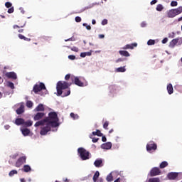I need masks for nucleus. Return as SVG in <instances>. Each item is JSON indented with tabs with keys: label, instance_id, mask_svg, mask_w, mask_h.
<instances>
[{
	"label": "nucleus",
	"instance_id": "nucleus-52",
	"mask_svg": "<svg viewBox=\"0 0 182 182\" xmlns=\"http://www.w3.org/2000/svg\"><path fill=\"white\" fill-rule=\"evenodd\" d=\"M161 42L163 44H166V42H168V38H164Z\"/></svg>",
	"mask_w": 182,
	"mask_h": 182
},
{
	"label": "nucleus",
	"instance_id": "nucleus-21",
	"mask_svg": "<svg viewBox=\"0 0 182 182\" xmlns=\"http://www.w3.org/2000/svg\"><path fill=\"white\" fill-rule=\"evenodd\" d=\"M167 90L168 95H173L174 90L173 89V85L171 83L167 85Z\"/></svg>",
	"mask_w": 182,
	"mask_h": 182
},
{
	"label": "nucleus",
	"instance_id": "nucleus-19",
	"mask_svg": "<svg viewBox=\"0 0 182 182\" xmlns=\"http://www.w3.org/2000/svg\"><path fill=\"white\" fill-rule=\"evenodd\" d=\"M15 123L17 126H21V124H24L25 119L22 118H17L15 121Z\"/></svg>",
	"mask_w": 182,
	"mask_h": 182
},
{
	"label": "nucleus",
	"instance_id": "nucleus-41",
	"mask_svg": "<svg viewBox=\"0 0 182 182\" xmlns=\"http://www.w3.org/2000/svg\"><path fill=\"white\" fill-rule=\"evenodd\" d=\"M109 121H106L103 124V128L105 129V130H108L109 128Z\"/></svg>",
	"mask_w": 182,
	"mask_h": 182
},
{
	"label": "nucleus",
	"instance_id": "nucleus-20",
	"mask_svg": "<svg viewBox=\"0 0 182 182\" xmlns=\"http://www.w3.org/2000/svg\"><path fill=\"white\" fill-rule=\"evenodd\" d=\"M21 133L25 136H29V134H31V130H29V129L28 128H24L21 129Z\"/></svg>",
	"mask_w": 182,
	"mask_h": 182
},
{
	"label": "nucleus",
	"instance_id": "nucleus-6",
	"mask_svg": "<svg viewBox=\"0 0 182 182\" xmlns=\"http://www.w3.org/2000/svg\"><path fill=\"white\" fill-rule=\"evenodd\" d=\"M146 150L150 153V151H156L157 150V144L153 141H150L146 144Z\"/></svg>",
	"mask_w": 182,
	"mask_h": 182
},
{
	"label": "nucleus",
	"instance_id": "nucleus-28",
	"mask_svg": "<svg viewBox=\"0 0 182 182\" xmlns=\"http://www.w3.org/2000/svg\"><path fill=\"white\" fill-rule=\"evenodd\" d=\"M24 126H26V127H31L33 124V122L32 120H28V121H24Z\"/></svg>",
	"mask_w": 182,
	"mask_h": 182
},
{
	"label": "nucleus",
	"instance_id": "nucleus-51",
	"mask_svg": "<svg viewBox=\"0 0 182 182\" xmlns=\"http://www.w3.org/2000/svg\"><path fill=\"white\" fill-rule=\"evenodd\" d=\"M174 36H176V33L174 32H172L171 33L168 34V38H174Z\"/></svg>",
	"mask_w": 182,
	"mask_h": 182
},
{
	"label": "nucleus",
	"instance_id": "nucleus-10",
	"mask_svg": "<svg viewBox=\"0 0 182 182\" xmlns=\"http://www.w3.org/2000/svg\"><path fill=\"white\" fill-rule=\"evenodd\" d=\"M43 117H45L44 112H38L34 115L33 120H35V122H38V120H41V119H43Z\"/></svg>",
	"mask_w": 182,
	"mask_h": 182
},
{
	"label": "nucleus",
	"instance_id": "nucleus-56",
	"mask_svg": "<svg viewBox=\"0 0 182 182\" xmlns=\"http://www.w3.org/2000/svg\"><path fill=\"white\" fill-rule=\"evenodd\" d=\"M80 57L81 58H86V53H80Z\"/></svg>",
	"mask_w": 182,
	"mask_h": 182
},
{
	"label": "nucleus",
	"instance_id": "nucleus-54",
	"mask_svg": "<svg viewBox=\"0 0 182 182\" xmlns=\"http://www.w3.org/2000/svg\"><path fill=\"white\" fill-rule=\"evenodd\" d=\"M70 95V90H68L66 93H64L63 96H69Z\"/></svg>",
	"mask_w": 182,
	"mask_h": 182
},
{
	"label": "nucleus",
	"instance_id": "nucleus-62",
	"mask_svg": "<svg viewBox=\"0 0 182 182\" xmlns=\"http://www.w3.org/2000/svg\"><path fill=\"white\" fill-rule=\"evenodd\" d=\"M98 36H99L100 39H103V38H105V35H103V34H100Z\"/></svg>",
	"mask_w": 182,
	"mask_h": 182
},
{
	"label": "nucleus",
	"instance_id": "nucleus-13",
	"mask_svg": "<svg viewBox=\"0 0 182 182\" xmlns=\"http://www.w3.org/2000/svg\"><path fill=\"white\" fill-rule=\"evenodd\" d=\"M6 77H8V79H13L14 80H16V79L18 78V77L16 76V73L14 72L6 73Z\"/></svg>",
	"mask_w": 182,
	"mask_h": 182
},
{
	"label": "nucleus",
	"instance_id": "nucleus-35",
	"mask_svg": "<svg viewBox=\"0 0 182 182\" xmlns=\"http://www.w3.org/2000/svg\"><path fill=\"white\" fill-rule=\"evenodd\" d=\"M90 139H92V143H97V141H99V138H93L92 134L90 135Z\"/></svg>",
	"mask_w": 182,
	"mask_h": 182
},
{
	"label": "nucleus",
	"instance_id": "nucleus-36",
	"mask_svg": "<svg viewBox=\"0 0 182 182\" xmlns=\"http://www.w3.org/2000/svg\"><path fill=\"white\" fill-rule=\"evenodd\" d=\"M25 25H26V23L24 21L23 23V25H14V26H13V28H14V29H16V28H23V26H25Z\"/></svg>",
	"mask_w": 182,
	"mask_h": 182
},
{
	"label": "nucleus",
	"instance_id": "nucleus-16",
	"mask_svg": "<svg viewBox=\"0 0 182 182\" xmlns=\"http://www.w3.org/2000/svg\"><path fill=\"white\" fill-rule=\"evenodd\" d=\"M94 166L97 168L102 167L103 166V160L102 159L95 160L94 162Z\"/></svg>",
	"mask_w": 182,
	"mask_h": 182
},
{
	"label": "nucleus",
	"instance_id": "nucleus-45",
	"mask_svg": "<svg viewBox=\"0 0 182 182\" xmlns=\"http://www.w3.org/2000/svg\"><path fill=\"white\" fill-rule=\"evenodd\" d=\"M68 48H70V47H68ZM70 49L73 50V52H79V48L77 47H73V48H70Z\"/></svg>",
	"mask_w": 182,
	"mask_h": 182
},
{
	"label": "nucleus",
	"instance_id": "nucleus-3",
	"mask_svg": "<svg viewBox=\"0 0 182 182\" xmlns=\"http://www.w3.org/2000/svg\"><path fill=\"white\" fill-rule=\"evenodd\" d=\"M77 153L81 160H89L90 159V152L86 150L85 148H78Z\"/></svg>",
	"mask_w": 182,
	"mask_h": 182
},
{
	"label": "nucleus",
	"instance_id": "nucleus-18",
	"mask_svg": "<svg viewBox=\"0 0 182 182\" xmlns=\"http://www.w3.org/2000/svg\"><path fill=\"white\" fill-rule=\"evenodd\" d=\"M34 110L36 112H45V107H43V105L39 104Z\"/></svg>",
	"mask_w": 182,
	"mask_h": 182
},
{
	"label": "nucleus",
	"instance_id": "nucleus-42",
	"mask_svg": "<svg viewBox=\"0 0 182 182\" xmlns=\"http://www.w3.org/2000/svg\"><path fill=\"white\" fill-rule=\"evenodd\" d=\"M65 80H72V76L70 75V74H67L65 77Z\"/></svg>",
	"mask_w": 182,
	"mask_h": 182
},
{
	"label": "nucleus",
	"instance_id": "nucleus-33",
	"mask_svg": "<svg viewBox=\"0 0 182 182\" xmlns=\"http://www.w3.org/2000/svg\"><path fill=\"white\" fill-rule=\"evenodd\" d=\"M15 174H18V171L12 170L9 172V177H14V176H15Z\"/></svg>",
	"mask_w": 182,
	"mask_h": 182
},
{
	"label": "nucleus",
	"instance_id": "nucleus-17",
	"mask_svg": "<svg viewBox=\"0 0 182 182\" xmlns=\"http://www.w3.org/2000/svg\"><path fill=\"white\" fill-rule=\"evenodd\" d=\"M167 16L168 18H174L176 16V12L174 11V9H171L167 12Z\"/></svg>",
	"mask_w": 182,
	"mask_h": 182
},
{
	"label": "nucleus",
	"instance_id": "nucleus-48",
	"mask_svg": "<svg viewBox=\"0 0 182 182\" xmlns=\"http://www.w3.org/2000/svg\"><path fill=\"white\" fill-rule=\"evenodd\" d=\"M14 7H11L10 9H8V14H14Z\"/></svg>",
	"mask_w": 182,
	"mask_h": 182
},
{
	"label": "nucleus",
	"instance_id": "nucleus-15",
	"mask_svg": "<svg viewBox=\"0 0 182 182\" xmlns=\"http://www.w3.org/2000/svg\"><path fill=\"white\" fill-rule=\"evenodd\" d=\"M137 46V43H134L132 44H127L126 46H124L122 49L126 50V49H134V48H136Z\"/></svg>",
	"mask_w": 182,
	"mask_h": 182
},
{
	"label": "nucleus",
	"instance_id": "nucleus-38",
	"mask_svg": "<svg viewBox=\"0 0 182 182\" xmlns=\"http://www.w3.org/2000/svg\"><path fill=\"white\" fill-rule=\"evenodd\" d=\"M26 106L31 109V107H33V102H32V101H27L26 102Z\"/></svg>",
	"mask_w": 182,
	"mask_h": 182
},
{
	"label": "nucleus",
	"instance_id": "nucleus-11",
	"mask_svg": "<svg viewBox=\"0 0 182 182\" xmlns=\"http://www.w3.org/2000/svg\"><path fill=\"white\" fill-rule=\"evenodd\" d=\"M167 177L168 180H176V178L178 177V173L170 172L168 173Z\"/></svg>",
	"mask_w": 182,
	"mask_h": 182
},
{
	"label": "nucleus",
	"instance_id": "nucleus-24",
	"mask_svg": "<svg viewBox=\"0 0 182 182\" xmlns=\"http://www.w3.org/2000/svg\"><path fill=\"white\" fill-rule=\"evenodd\" d=\"M22 170L23 171H24V173H29V171H31L32 168L30 167L29 165H24Z\"/></svg>",
	"mask_w": 182,
	"mask_h": 182
},
{
	"label": "nucleus",
	"instance_id": "nucleus-47",
	"mask_svg": "<svg viewBox=\"0 0 182 182\" xmlns=\"http://www.w3.org/2000/svg\"><path fill=\"white\" fill-rule=\"evenodd\" d=\"M68 59H70V60H75L76 59V56L73 55H68Z\"/></svg>",
	"mask_w": 182,
	"mask_h": 182
},
{
	"label": "nucleus",
	"instance_id": "nucleus-14",
	"mask_svg": "<svg viewBox=\"0 0 182 182\" xmlns=\"http://www.w3.org/2000/svg\"><path fill=\"white\" fill-rule=\"evenodd\" d=\"M101 149L104 150H110L112 149V142H107L101 145Z\"/></svg>",
	"mask_w": 182,
	"mask_h": 182
},
{
	"label": "nucleus",
	"instance_id": "nucleus-63",
	"mask_svg": "<svg viewBox=\"0 0 182 182\" xmlns=\"http://www.w3.org/2000/svg\"><path fill=\"white\" fill-rule=\"evenodd\" d=\"M11 126L9 125H6L4 126V129H6V130H9V129H10Z\"/></svg>",
	"mask_w": 182,
	"mask_h": 182
},
{
	"label": "nucleus",
	"instance_id": "nucleus-30",
	"mask_svg": "<svg viewBox=\"0 0 182 182\" xmlns=\"http://www.w3.org/2000/svg\"><path fill=\"white\" fill-rule=\"evenodd\" d=\"M70 117H72V119H73V120H77V119H79V115H77V114H75L73 112H71L70 114Z\"/></svg>",
	"mask_w": 182,
	"mask_h": 182
},
{
	"label": "nucleus",
	"instance_id": "nucleus-43",
	"mask_svg": "<svg viewBox=\"0 0 182 182\" xmlns=\"http://www.w3.org/2000/svg\"><path fill=\"white\" fill-rule=\"evenodd\" d=\"M82 25H83V26L86 27V29H87V31H90V29H92V27L90 26L87 25V23H84Z\"/></svg>",
	"mask_w": 182,
	"mask_h": 182
},
{
	"label": "nucleus",
	"instance_id": "nucleus-44",
	"mask_svg": "<svg viewBox=\"0 0 182 182\" xmlns=\"http://www.w3.org/2000/svg\"><path fill=\"white\" fill-rule=\"evenodd\" d=\"M177 5H178V3H177L176 1H172L171 2V6H177Z\"/></svg>",
	"mask_w": 182,
	"mask_h": 182
},
{
	"label": "nucleus",
	"instance_id": "nucleus-61",
	"mask_svg": "<svg viewBox=\"0 0 182 182\" xmlns=\"http://www.w3.org/2000/svg\"><path fill=\"white\" fill-rule=\"evenodd\" d=\"M107 139H106V136H103L102 137V141L105 142V141H107Z\"/></svg>",
	"mask_w": 182,
	"mask_h": 182
},
{
	"label": "nucleus",
	"instance_id": "nucleus-4",
	"mask_svg": "<svg viewBox=\"0 0 182 182\" xmlns=\"http://www.w3.org/2000/svg\"><path fill=\"white\" fill-rule=\"evenodd\" d=\"M42 90H45V95L48 93V90H46V87L45 86V84L43 82H38L34 85L33 87V92H34L36 95H38V93H39V92H42Z\"/></svg>",
	"mask_w": 182,
	"mask_h": 182
},
{
	"label": "nucleus",
	"instance_id": "nucleus-64",
	"mask_svg": "<svg viewBox=\"0 0 182 182\" xmlns=\"http://www.w3.org/2000/svg\"><path fill=\"white\" fill-rule=\"evenodd\" d=\"M63 181H64V182H69V179H68V178H64V179H63Z\"/></svg>",
	"mask_w": 182,
	"mask_h": 182
},
{
	"label": "nucleus",
	"instance_id": "nucleus-27",
	"mask_svg": "<svg viewBox=\"0 0 182 182\" xmlns=\"http://www.w3.org/2000/svg\"><path fill=\"white\" fill-rule=\"evenodd\" d=\"M173 11H175L176 15H180L182 13V6H179L177 9H174Z\"/></svg>",
	"mask_w": 182,
	"mask_h": 182
},
{
	"label": "nucleus",
	"instance_id": "nucleus-22",
	"mask_svg": "<svg viewBox=\"0 0 182 182\" xmlns=\"http://www.w3.org/2000/svg\"><path fill=\"white\" fill-rule=\"evenodd\" d=\"M119 55H121L122 56H124L125 58H129V56H130V53L127 50H119Z\"/></svg>",
	"mask_w": 182,
	"mask_h": 182
},
{
	"label": "nucleus",
	"instance_id": "nucleus-25",
	"mask_svg": "<svg viewBox=\"0 0 182 182\" xmlns=\"http://www.w3.org/2000/svg\"><path fill=\"white\" fill-rule=\"evenodd\" d=\"M18 37L19 38V39L26 41V42H31V38H28L25 37V36H23L22 34H18Z\"/></svg>",
	"mask_w": 182,
	"mask_h": 182
},
{
	"label": "nucleus",
	"instance_id": "nucleus-5",
	"mask_svg": "<svg viewBox=\"0 0 182 182\" xmlns=\"http://www.w3.org/2000/svg\"><path fill=\"white\" fill-rule=\"evenodd\" d=\"M70 83H75L77 86H79L80 87H83L85 86V83L81 82L80 79L78 78V77H75L72 75L71 76V82Z\"/></svg>",
	"mask_w": 182,
	"mask_h": 182
},
{
	"label": "nucleus",
	"instance_id": "nucleus-8",
	"mask_svg": "<svg viewBox=\"0 0 182 182\" xmlns=\"http://www.w3.org/2000/svg\"><path fill=\"white\" fill-rule=\"evenodd\" d=\"M25 163H26V156H21L16 162V167L19 168L23 164H25Z\"/></svg>",
	"mask_w": 182,
	"mask_h": 182
},
{
	"label": "nucleus",
	"instance_id": "nucleus-31",
	"mask_svg": "<svg viewBox=\"0 0 182 182\" xmlns=\"http://www.w3.org/2000/svg\"><path fill=\"white\" fill-rule=\"evenodd\" d=\"M148 182H160V178H150Z\"/></svg>",
	"mask_w": 182,
	"mask_h": 182
},
{
	"label": "nucleus",
	"instance_id": "nucleus-57",
	"mask_svg": "<svg viewBox=\"0 0 182 182\" xmlns=\"http://www.w3.org/2000/svg\"><path fill=\"white\" fill-rule=\"evenodd\" d=\"M75 41V39H73V38H70L67 40H65V42H69V41Z\"/></svg>",
	"mask_w": 182,
	"mask_h": 182
},
{
	"label": "nucleus",
	"instance_id": "nucleus-7",
	"mask_svg": "<svg viewBox=\"0 0 182 182\" xmlns=\"http://www.w3.org/2000/svg\"><path fill=\"white\" fill-rule=\"evenodd\" d=\"M161 171L159 168L154 167L149 172L150 177H155L156 176H160Z\"/></svg>",
	"mask_w": 182,
	"mask_h": 182
},
{
	"label": "nucleus",
	"instance_id": "nucleus-58",
	"mask_svg": "<svg viewBox=\"0 0 182 182\" xmlns=\"http://www.w3.org/2000/svg\"><path fill=\"white\" fill-rule=\"evenodd\" d=\"M155 4H157V0H153L151 1V5H155Z\"/></svg>",
	"mask_w": 182,
	"mask_h": 182
},
{
	"label": "nucleus",
	"instance_id": "nucleus-59",
	"mask_svg": "<svg viewBox=\"0 0 182 182\" xmlns=\"http://www.w3.org/2000/svg\"><path fill=\"white\" fill-rule=\"evenodd\" d=\"M90 8H93V4L90 5V6H86V7L85 8V10H86V9H90Z\"/></svg>",
	"mask_w": 182,
	"mask_h": 182
},
{
	"label": "nucleus",
	"instance_id": "nucleus-50",
	"mask_svg": "<svg viewBox=\"0 0 182 182\" xmlns=\"http://www.w3.org/2000/svg\"><path fill=\"white\" fill-rule=\"evenodd\" d=\"M75 19V22H82V18L79 16H76Z\"/></svg>",
	"mask_w": 182,
	"mask_h": 182
},
{
	"label": "nucleus",
	"instance_id": "nucleus-26",
	"mask_svg": "<svg viewBox=\"0 0 182 182\" xmlns=\"http://www.w3.org/2000/svg\"><path fill=\"white\" fill-rule=\"evenodd\" d=\"M92 136H98L99 137H102L103 136V134L100 132V130L97 129L96 132H92Z\"/></svg>",
	"mask_w": 182,
	"mask_h": 182
},
{
	"label": "nucleus",
	"instance_id": "nucleus-29",
	"mask_svg": "<svg viewBox=\"0 0 182 182\" xmlns=\"http://www.w3.org/2000/svg\"><path fill=\"white\" fill-rule=\"evenodd\" d=\"M168 166V163L166 161L161 163L159 165L160 168H165V167H167Z\"/></svg>",
	"mask_w": 182,
	"mask_h": 182
},
{
	"label": "nucleus",
	"instance_id": "nucleus-39",
	"mask_svg": "<svg viewBox=\"0 0 182 182\" xmlns=\"http://www.w3.org/2000/svg\"><path fill=\"white\" fill-rule=\"evenodd\" d=\"M126 70V68L124 67H119L118 68H117V72H119V73H123Z\"/></svg>",
	"mask_w": 182,
	"mask_h": 182
},
{
	"label": "nucleus",
	"instance_id": "nucleus-34",
	"mask_svg": "<svg viewBox=\"0 0 182 182\" xmlns=\"http://www.w3.org/2000/svg\"><path fill=\"white\" fill-rule=\"evenodd\" d=\"M7 86L8 87H10V89H15V85H14V82H7Z\"/></svg>",
	"mask_w": 182,
	"mask_h": 182
},
{
	"label": "nucleus",
	"instance_id": "nucleus-2",
	"mask_svg": "<svg viewBox=\"0 0 182 182\" xmlns=\"http://www.w3.org/2000/svg\"><path fill=\"white\" fill-rule=\"evenodd\" d=\"M70 86H72V82H68L66 81H58L56 87L58 96H62V94L63 93V90L69 89Z\"/></svg>",
	"mask_w": 182,
	"mask_h": 182
},
{
	"label": "nucleus",
	"instance_id": "nucleus-53",
	"mask_svg": "<svg viewBox=\"0 0 182 182\" xmlns=\"http://www.w3.org/2000/svg\"><path fill=\"white\" fill-rule=\"evenodd\" d=\"M102 25L105 26V25H107V19H104L102 21Z\"/></svg>",
	"mask_w": 182,
	"mask_h": 182
},
{
	"label": "nucleus",
	"instance_id": "nucleus-60",
	"mask_svg": "<svg viewBox=\"0 0 182 182\" xmlns=\"http://www.w3.org/2000/svg\"><path fill=\"white\" fill-rule=\"evenodd\" d=\"M86 53V56H91L92 55V50L85 53Z\"/></svg>",
	"mask_w": 182,
	"mask_h": 182
},
{
	"label": "nucleus",
	"instance_id": "nucleus-40",
	"mask_svg": "<svg viewBox=\"0 0 182 182\" xmlns=\"http://www.w3.org/2000/svg\"><path fill=\"white\" fill-rule=\"evenodd\" d=\"M156 43V41L154 40H149L148 42H147V45H149V46H151V45H154Z\"/></svg>",
	"mask_w": 182,
	"mask_h": 182
},
{
	"label": "nucleus",
	"instance_id": "nucleus-23",
	"mask_svg": "<svg viewBox=\"0 0 182 182\" xmlns=\"http://www.w3.org/2000/svg\"><path fill=\"white\" fill-rule=\"evenodd\" d=\"M99 176H100V173L99 172V171H97L92 178V180L94 182H97V179L99 178Z\"/></svg>",
	"mask_w": 182,
	"mask_h": 182
},
{
	"label": "nucleus",
	"instance_id": "nucleus-12",
	"mask_svg": "<svg viewBox=\"0 0 182 182\" xmlns=\"http://www.w3.org/2000/svg\"><path fill=\"white\" fill-rule=\"evenodd\" d=\"M178 41H180V38H178L173 39L172 41H170L168 47L171 48V49L174 48L176 47V45L178 43Z\"/></svg>",
	"mask_w": 182,
	"mask_h": 182
},
{
	"label": "nucleus",
	"instance_id": "nucleus-55",
	"mask_svg": "<svg viewBox=\"0 0 182 182\" xmlns=\"http://www.w3.org/2000/svg\"><path fill=\"white\" fill-rule=\"evenodd\" d=\"M146 25H147V24H146L144 21L141 23V28H146Z\"/></svg>",
	"mask_w": 182,
	"mask_h": 182
},
{
	"label": "nucleus",
	"instance_id": "nucleus-1",
	"mask_svg": "<svg viewBox=\"0 0 182 182\" xmlns=\"http://www.w3.org/2000/svg\"><path fill=\"white\" fill-rule=\"evenodd\" d=\"M34 126L35 127L45 126L41 128L40 134H41V136L48 134V132H50L52 127H58L59 126V118L58 117V114L55 112H50L48 113V117L37 122Z\"/></svg>",
	"mask_w": 182,
	"mask_h": 182
},
{
	"label": "nucleus",
	"instance_id": "nucleus-9",
	"mask_svg": "<svg viewBox=\"0 0 182 182\" xmlns=\"http://www.w3.org/2000/svg\"><path fill=\"white\" fill-rule=\"evenodd\" d=\"M17 107H18L16 110V112L18 114H22V113H24L25 112V105H23V103H20L16 105Z\"/></svg>",
	"mask_w": 182,
	"mask_h": 182
},
{
	"label": "nucleus",
	"instance_id": "nucleus-37",
	"mask_svg": "<svg viewBox=\"0 0 182 182\" xmlns=\"http://www.w3.org/2000/svg\"><path fill=\"white\" fill-rule=\"evenodd\" d=\"M107 181L110 182L113 180V176L112 173H109V175L106 178Z\"/></svg>",
	"mask_w": 182,
	"mask_h": 182
},
{
	"label": "nucleus",
	"instance_id": "nucleus-49",
	"mask_svg": "<svg viewBox=\"0 0 182 182\" xmlns=\"http://www.w3.org/2000/svg\"><path fill=\"white\" fill-rule=\"evenodd\" d=\"M124 60H126V58H118L116 60V63H119V62H124Z\"/></svg>",
	"mask_w": 182,
	"mask_h": 182
},
{
	"label": "nucleus",
	"instance_id": "nucleus-46",
	"mask_svg": "<svg viewBox=\"0 0 182 182\" xmlns=\"http://www.w3.org/2000/svg\"><path fill=\"white\" fill-rule=\"evenodd\" d=\"M5 6H6V8H11V6H12V3H11V2H6L5 3Z\"/></svg>",
	"mask_w": 182,
	"mask_h": 182
},
{
	"label": "nucleus",
	"instance_id": "nucleus-32",
	"mask_svg": "<svg viewBox=\"0 0 182 182\" xmlns=\"http://www.w3.org/2000/svg\"><path fill=\"white\" fill-rule=\"evenodd\" d=\"M156 9L158 11V12H161V11L164 9V6H163L161 4H158Z\"/></svg>",
	"mask_w": 182,
	"mask_h": 182
}]
</instances>
